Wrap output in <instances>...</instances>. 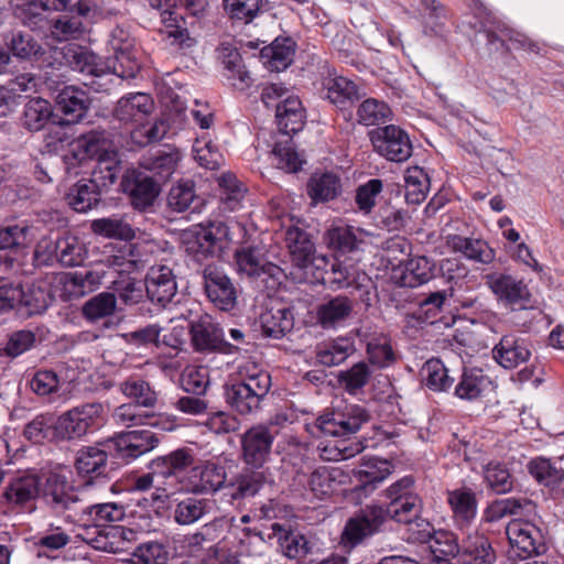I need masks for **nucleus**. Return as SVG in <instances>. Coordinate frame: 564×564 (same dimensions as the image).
<instances>
[{"instance_id":"obj_1","label":"nucleus","mask_w":564,"mask_h":564,"mask_svg":"<svg viewBox=\"0 0 564 564\" xmlns=\"http://www.w3.org/2000/svg\"><path fill=\"white\" fill-rule=\"evenodd\" d=\"M159 438L151 430H135L119 433L94 445L84 446L76 453L75 468L80 476H99L109 456L135 459L159 445Z\"/></svg>"},{"instance_id":"obj_2","label":"nucleus","mask_w":564,"mask_h":564,"mask_svg":"<svg viewBox=\"0 0 564 564\" xmlns=\"http://www.w3.org/2000/svg\"><path fill=\"white\" fill-rule=\"evenodd\" d=\"M156 468L162 470L166 479L163 490L172 495L176 490L202 494L212 487V468L208 459H203L191 448H178L154 459Z\"/></svg>"},{"instance_id":"obj_3","label":"nucleus","mask_w":564,"mask_h":564,"mask_svg":"<svg viewBox=\"0 0 564 564\" xmlns=\"http://www.w3.org/2000/svg\"><path fill=\"white\" fill-rule=\"evenodd\" d=\"M238 463L219 455L214 460V496L230 497L229 502L256 496L269 482V473L263 469L238 471Z\"/></svg>"},{"instance_id":"obj_4","label":"nucleus","mask_w":564,"mask_h":564,"mask_svg":"<svg viewBox=\"0 0 564 564\" xmlns=\"http://www.w3.org/2000/svg\"><path fill=\"white\" fill-rule=\"evenodd\" d=\"M384 505L381 506L386 523L392 520L399 524L415 525L427 521L422 517L423 498L413 475H405L393 481L383 491Z\"/></svg>"},{"instance_id":"obj_5","label":"nucleus","mask_w":564,"mask_h":564,"mask_svg":"<svg viewBox=\"0 0 564 564\" xmlns=\"http://www.w3.org/2000/svg\"><path fill=\"white\" fill-rule=\"evenodd\" d=\"M240 381L224 386L226 402L240 414H249L259 409L271 388V376L253 362L240 367Z\"/></svg>"},{"instance_id":"obj_6","label":"nucleus","mask_w":564,"mask_h":564,"mask_svg":"<svg viewBox=\"0 0 564 564\" xmlns=\"http://www.w3.org/2000/svg\"><path fill=\"white\" fill-rule=\"evenodd\" d=\"M46 8L66 12L55 19L51 28L57 41L79 39L85 33L83 19L95 21L99 17L98 7L91 0H46Z\"/></svg>"},{"instance_id":"obj_7","label":"nucleus","mask_w":564,"mask_h":564,"mask_svg":"<svg viewBox=\"0 0 564 564\" xmlns=\"http://www.w3.org/2000/svg\"><path fill=\"white\" fill-rule=\"evenodd\" d=\"M386 524L381 506L379 503L367 505L346 521L340 534V545L343 549L351 551L382 532Z\"/></svg>"},{"instance_id":"obj_8","label":"nucleus","mask_w":564,"mask_h":564,"mask_svg":"<svg viewBox=\"0 0 564 564\" xmlns=\"http://www.w3.org/2000/svg\"><path fill=\"white\" fill-rule=\"evenodd\" d=\"M368 135L375 152L387 161L403 163L412 156L413 144L410 135L399 126L377 127Z\"/></svg>"},{"instance_id":"obj_9","label":"nucleus","mask_w":564,"mask_h":564,"mask_svg":"<svg viewBox=\"0 0 564 564\" xmlns=\"http://www.w3.org/2000/svg\"><path fill=\"white\" fill-rule=\"evenodd\" d=\"M104 406L87 403L62 414L54 424V434L61 440H74L85 435L90 429L102 423Z\"/></svg>"},{"instance_id":"obj_10","label":"nucleus","mask_w":564,"mask_h":564,"mask_svg":"<svg viewBox=\"0 0 564 564\" xmlns=\"http://www.w3.org/2000/svg\"><path fill=\"white\" fill-rule=\"evenodd\" d=\"M506 533L511 554L520 560L542 555L547 551L545 530L531 521H512Z\"/></svg>"},{"instance_id":"obj_11","label":"nucleus","mask_w":564,"mask_h":564,"mask_svg":"<svg viewBox=\"0 0 564 564\" xmlns=\"http://www.w3.org/2000/svg\"><path fill=\"white\" fill-rule=\"evenodd\" d=\"M369 420L368 411L358 404H348L317 419V427L325 435L343 437L355 434Z\"/></svg>"},{"instance_id":"obj_12","label":"nucleus","mask_w":564,"mask_h":564,"mask_svg":"<svg viewBox=\"0 0 564 564\" xmlns=\"http://www.w3.org/2000/svg\"><path fill=\"white\" fill-rule=\"evenodd\" d=\"M275 435L262 424L248 429L240 437L241 458L247 466L260 469L270 459Z\"/></svg>"},{"instance_id":"obj_13","label":"nucleus","mask_w":564,"mask_h":564,"mask_svg":"<svg viewBox=\"0 0 564 564\" xmlns=\"http://www.w3.org/2000/svg\"><path fill=\"white\" fill-rule=\"evenodd\" d=\"M89 486L90 481L74 489L65 476L51 474L43 487V498L55 510L68 509L73 503L84 502L89 498Z\"/></svg>"},{"instance_id":"obj_14","label":"nucleus","mask_w":564,"mask_h":564,"mask_svg":"<svg viewBox=\"0 0 564 564\" xmlns=\"http://www.w3.org/2000/svg\"><path fill=\"white\" fill-rule=\"evenodd\" d=\"M272 530L284 556L299 564H304L307 560L313 561L312 556L318 551L315 540L299 530L286 529L279 523H274Z\"/></svg>"},{"instance_id":"obj_15","label":"nucleus","mask_w":564,"mask_h":564,"mask_svg":"<svg viewBox=\"0 0 564 564\" xmlns=\"http://www.w3.org/2000/svg\"><path fill=\"white\" fill-rule=\"evenodd\" d=\"M112 151L115 150L106 138V133L93 130L69 143V151L65 155V163L67 169L70 170L77 164H83L95 156L98 160L99 156H104V153Z\"/></svg>"},{"instance_id":"obj_16","label":"nucleus","mask_w":564,"mask_h":564,"mask_svg":"<svg viewBox=\"0 0 564 564\" xmlns=\"http://www.w3.org/2000/svg\"><path fill=\"white\" fill-rule=\"evenodd\" d=\"M393 468L392 463L387 459L376 456L362 457L360 467L352 470L356 481L352 491L359 496H369L393 473Z\"/></svg>"},{"instance_id":"obj_17","label":"nucleus","mask_w":564,"mask_h":564,"mask_svg":"<svg viewBox=\"0 0 564 564\" xmlns=\"http://www.w3.org/2000/svg\"><path fill=\"white\" fill-rule=\"evenodd\" d=\"M413 540L427 543L434 557L457 558L460 552V542L455 533L447 530H434L429 521H421L419 529L412 532Z\"/></svg>"},{"instance_id":"obj_18","label":"nucleus","mask_w":564,"mask_h":564,"mask_svg":"<svg viewBox=\"0 0 564 564\" xmlns=\"http://www.w3.org/2000/svg\"><path fill=\"white\" fill-rule=\"evenodd\" d=\"M218 59L221 75L227 85L239 91L251 87L253 79L247 70L239 51L229 43H223L218 48Z\"/></svg>"},{"instance_id":"obj_19","label":"nucleus","mask_w":564,"mask_h":564,"mask_svg":"<svg viewBox=\"0 0 564 564\" xmlns=\"http://www.w3.org/2000/svg\"><path fill=\"white\" fill-rule=\"evenodd\" d=\"M492 381L482 369L463 367L452 388V395L460 401L473 403L481 400Z\"/></svg>"},{"instance_id":"obj_20","label":"nucleus","mask_w":564,"mask_h":564,"mask_svg":"<svg viewBox=\"0 0 564 564\" xmlns=\"http://www.w3.org/2000/svg\"><path fill=\"white\" fill-rule=\"evenodd\" d=\"M531 341L518 334L503 335L492 348L494 359L505 369H514L529 361L532 351Z\"/></svg>"},{"instance_id":"obj_21","label":"nucleus","mask_w":564,"mask_h":564,"mask_svg":"<svg viewBox=\"0 0 564 564\" xmlns=\"http://www.w3.org/2000/svg\"><path fill=\"white\" fill-rule=\"evenodd\" d=\"M367 236L368 234L359 227L337 224L325 231L324 242L337 256H345L362 250L367 243Z\"/></svg>"},{"instance_id":"obj_22","label":"nucleus","mask_w":564,"mask_h":564,"mask_svg":"<svg viewBox=\"0 0 564 564\" xmlns=\"http://www.w3.org/2000/svg\"><path fill=\"white\" fill-rule=\"evenodd\" d=\"M214 180L217 183L214 197L217 198L219 212L226 214L239 210L248 193L247 185L231 171L221 172Z\"/></svg>"},{"instance_id":"obj_23","label":"nucleus","mask_w":564,"mask_h":564,"mask_svg":"<svg viewBox=\"0 0 564 564\" xmlns=\"http://www.w3.org/2000/svg\"><path fill=\"white\" fill-rule=\"evenodd\" d=\"M486 284L500 300L511 305H522L530 301V291L523 280L511 274L492 272L486 275Z\"/></svg>"},{"instance_id":"obj_24","label":"nucleus","mask_w":564,"mask_h":564,"mask_svg":"<svg viewBox=\"0 0 564 564\" xmlns=\"http://www.w3.org/2000/svg\"><path fill=\"white\" fill-rule=\"evenodd\" d=\"M446 501L452 511L455 527L459 530L468 529L477 516L478 500L476 492L468 487L447 490Z\"/></svg>"},{"instance_id":"obj_25","label":"nucleus","mask_w":564,"mask_h":564,"mask_svg":"<svg viewBox=\"0 0 564 564\" xmlns=\"http://www.w3.org/2000/svg\"><path fill=\"white\" fill-rule=\"evenodd\" d=\"M435 263L425 256L408 259L393 270L392 279L401 288H417L434 276Z\"/></svg>"},{"instance_id":"obj_26","label":"nucleus","mask_w":564,"mask_h":564,"mask_svg":"<svg viewBox=\"0 0 564 564\" xmlns=\"http://www.w3.org/2000/svg\"><path fill=\"white\" fill-rule=\"evenodd\" d=\"M477 32L484 33L490 51L508 52L511 50L508 42L517 44V47L533 51L535 45L521 34L514 33L505 24L495 21H480Z\"/></svg>"},{"instance_id":"obj_27","label":"nucleus","mask_w":564,"mask_h":564,"mask_svg":"<svg viewBox=\"0 0 564 564\" xmlns=\"http://www.w3.org/2000/svg\"><path fill=\"white\" fill-rule=\"evenodd\" d=\"M530 476L550 491H555L564 484V457L536 456L527 465Z\"/></svg>"},{"instance_id":"obj_28","label":"nucleus","mask_w":564,"mask_h":564,"mask_svg":"<svg viewBox=\"0 0 564 564\" xmlns=\"http://www.w3.org/2000/svg\"><path fill=\"white\" fill-rule=\"evenodd\" d=\"M497 552L485 533L474 532L460 542L458 564H495Z\"/></svg>"},{"instance_id":"obj_29","label":"nucleus","mask_w":564,"mask_h":564,"mask_svg":"<svg viewBox=\"0 0 564 564\" xmlns=\"http://www.w3.org/2000/svg\"><path fill=\"white\" fill-rule=\"evenodd\" d=\"M322 85L325 97L340 110L350 109L362 97L355 82L344 76L328 73Z\"/></svg>"},{"instance_id":"obj_30","label":"nucleus","mask_w":564,"mask_h":564,"mask_svg":"<svg viewBox=\"0 0 564 564\" xmlns=\"http://www.w3.org/2000/svg\"><path fill=\"white\" fill-rule=\"evenodd\" d=\"M297 50L296 41L290 35L276 36L260 51V61L271 72H282L292 65Z\"/></svg>"},{"instance_id":"obj_31","label":"nucleus","mask_w":564,"mask_h":564,"mask_svg":"<svg viewBox=\"0 0 564 564\" xmlns=\"http://www.w3.org/2000/svg\"><path fill=\"white\" fill-rule=\"evenodd\" d=\"M236 264L240 272L249 276L268 275L272 279V285L280 284L283 271L273 263H262L259 250L256 247H240L234 252Z\"/></svg>"},{"instance_id":"obj_32","label":"nucleus","mask_w":564,"mask_h":564,"mask_svg":"<svg viewBox=\"0 0 564 564\" xmlns=\"http://www.w3.org/2000/svg\"><path fill=\"white\" fill-rule=\"evenodd\" d=\"M348 480L349 475L340 467L319 466L308 476L307 485L316 498L324 499L335 494Z\"/></svg>"},{"instance_id":"obj_33","label":"nucleus","mask_w":564,"mask_h":564,"mask_svg":"<svg viewBox=\"0 0 564 564\" xmlns=\"http://www.w3.org/2000/svg\"><path fill=\"white\" fill-rule=\"evenodd\" d=\"M275 121L278 129L285 135L301 131L305 123V109L299 97L288 95L275 105Z\"/></svg>"},{"instance_id":"obj_34","label":"nucleus","mask_w":564,"mask_h":564,"mask_svg":"<svg viewBox=\"0 0 564 564\" xmlns=\"http://www.w3.org/2000/svg\"><path fill=\"white\" fill-rule=\"evenodd\" d=\"M306 192L314 205L335 200L343 193L341 178L333 171L315 172L307 181Z\"/></svg>"},{"instance_id":"obj_35","label":"nucleus","mask_w":564,"mask_h":564,"mask_svg":"<svg viewBox=\"0 0 564 564\" xmlns=\"http://www.w3.org/2000/svg\"><path fill=\"white\" fill-rule=\"evenodd\" d=\"M285 242L295 267L308 270L315 265V245L308 232L299 227H290L285 232Z\"/></svg>"},{"instance_id":"obj_36","label":"nucleus","mask_w":564,"mask_h":564,"mask_svg":"<svg viewBox=\"0 0 564 564\" xmlns=\"http://www.w3.org/2000/svg\"><path fill=\"white\" fill-rule=\"evenodd\" d=\"M446 242L453 251L462 253L470 261L490 264L496 259V250L490 247L488 241L481 238L448 235Z\"/></svg>"},{"instance_id":"obj_37","label":"nucleus","mask_w":564,"mask_h":564,"mask_svg":"<svg viewBox=\"0 0 564 564\" xmlns=\"http://www.w3.org/2000/svg\"><path fill=\"white\" fill-rule=\"evenodd\" d=\"M124 192L132 197L133 204L138 208H144L153 203L159 194V186L151 176L142 172L128 171L122 180Z\"/></svg>"},{"instance_id":"obj_38","label":"nucleus","mask_w":564,"mask_h":564,"mask_svg":"<svg viewBox=\"0 0 564 564\" xmlns=\"http://www.w3.org/2000/svg\"><path fill=\"white\" fill-rule=\"evenodd\" d=\"M152 98L143 93L130 94L120 98L115 109V117L123 123L140 124L153 110Z\"/></svg>"},{"instance_id":"obj_39","label":"nucleus","mask_w":564,"mask_h":564,"mask_svg":"<svg viewBox=\"0 0 564 564\" xmlns=\"http://www.w3.org/2000/svg\"><path fill=\"white\" fill-rule=\"evenodd\" d=\"M352 310L354 304L348 296L337 295L316 307L315 318L323 329H333L344 323Z\"/></svg>"},{"instance_id":"obj_40","label":"nucleus","mask_w":564,"mask_h":564,"mask_svg":"<svg viewBox=\"0 0 564 564\" xmlns=\"http://www.w3.org/2000/svg\"><path fill=\"white\" fill-rule=\"evenodd\" d=\"M145 290L152 302L165 304L176 293V282L167 267L151 268L145 279Z\"/></svg>"},{"instance_id":"obj_41","label":"nucleus","mask_w":564,"mask_h":564,"mask_svg":"<svg viewBox=\"0 0 564 564\" xmlns=\"http://www.w3.org/2000/svg\"><path fill=\"white\" fill-rule=\"evenodd\" d=\"M356 351L355 340L351 337L339 336L335 339L316 346V361L325 367L343 364Z\"/></svg>"},{"instance_id":"obj_42","label":"nucleus","mask_w":564,"mask_h":564,"mask_svg":"<svg viewBox=\"0 0 564 564\" xmlns=\"http://www.w3.org/2000/svg\"><path fill=\"white\" fill-rule=\"evenodd\" d=\"M420 375L425 387L436 393L451 392L455 382V378L449 375V369L436 357L423 364Z\"/></svg>"},{"instance_id":"obj_43","label":"nucleus","mask_w":564,"mask_h":564,"mask_svg":"<svg viewBox=\"0 0 564 564\" xmlns=\"http://www.w3.org/2000/svg\"><path fill=\"white\" fill-rule=\"evenodd\" d=\"M535 503L527 497H509L492 502L486 510L487 521H497L506 516H529L535 511Z\"/></svg>"},{"instance_id":"obj_44","label":"nucleus","mask_w":564,"mask_h":564,"mask_svg":"<svg viewBox=\"0 0 564 564\" xmlns=\"http://www.w3.org/2000/svg\"><path fill=\"white\" fill-rule=\"evenodd\" d=\"M260 323L265 336L279 339L293 329L294 316L290 307H272L260 315Z\"/></svg>"},{"instance_id":"obj_45","label":"nucleus","mask_w":564,"mask_h":564,"mask_svg":"<svg viewBox=\"0 0 564 564\" xmlns=\"http://www.w3.org/2000/svg\"><path fill=\"white\" fill-rule=\"evenodd\" d=\"M40 491V481L35 475L15 477L7 486L2 497L13 506H22L35 499Z\"/></svg>"},{"instance_id":"obj_46","label":"nucleus","mask_w":564,"mask_h":564,"mask_svg":"<svg viewBox=\"0 0 564 564\" xmlns=\"http://www.w3.org/2000/svg\"><path fill=\"white\" fill-rule=\"evenodd\" d=\"M445 299L446 291L430 293L412 313L406 315L408 324L420 327L424 324H434L437 321V315L442 310Z\"/></svg>"},{"instance_id":"obj_47","label":"nucleus","mask_w":564,"mask_h":564,"mask_svg":"<svg viewBox=\"0 0 564 564\" xmlns=\"http://www.w3.org/2000/svg\"><path fill=\"white\" fill-rule=\"evenodd\" d=\"M405 200L408 204L419 205L425 200L431 180L427 172L417 165L410 166L404 173Z\"/></svg>"},{"instance_id":"obj_48","label":"nucleus","mask_w":564,"mask_h":564,"mask_svg":"<svg viewBox=\"0 0 564 564\" xmlns=\"http://www.w3.org/2000/svg\"><path fill=\"white\" fill-rule=\"evenodd\" d=\"M367 447L361 441L352 438H339L321 443L318 446L319 457L327 462H339L349 459L361 453Z\"/></svg>"},{"instance_id":"obj_49","label":"nucleus","mask_w":564,"mask_h":564,"mask_svg":"<svg viewBox=\"0 0 564 564\" xmlns=\"http://www.w3.org/2000/svg\"><path fill=\"white\" fill-rule=\"evenodd\" d=\"M58 109L73 121L82 119L88 108L86 93L74 86L64 87L56 97Z\"/></svg>"},{"instance_id":"obj_50","label":"nucleus","mask_w":564,"mask_h":564,"mask_svg":"<svg viewBox=\"0 0 564 564\" xmlns=\"http://www.w3.org/2000/svg\"><path fill=\"white\" fill-rule=\"evenodd\" d=\"M372 370L366 361H359L346 370L339 371L337 381L339 386L350 395L362 393L364 388L369 383Z\"/></svg>"},{"instance_id":"obj_51","label":"nucleus","mask_w":564,"mask_h":564,"mask_svg":"<svg viewBox=\"0 0 564 564\" xmlns=\"http://www.w3.org/2000/svg\"><path fill=\"white\" fill-rule=\"evenodd\" d=\"M53 115L51 104L41 97L30 99L23 108L22 124L35 132L45 128Z\"/></svg>"},{"instance_id":"obj_52","label":"nucleus","mask_w":564,"mask_h":564,"mask_svg":"<svg viewBox=\"0 0 564 564\" xmlns=\"http://www.w3.org/2000/svg\"><path fill=\"white\" fill-rule=\"evenodd\" d=\"M226 17L234 23L249 24L262 12L263 0H223Z\"/></svg>"},{"instance_id":"obj_53","label":"nucleus","mask_w":564,"mask_h":564,"mask_svg":"<svg viewBox=\"0 0 564 564\" xmlns=\"http://www.w3.org/2000/svg\"><path fill=\"white\" fill-rule=\"evenodd\" d=\"M65 198L74 210L86 213L98 204L99 192L94 183L80 181L69 188Z\"/></svg>"},{"instance_id":"obj_54","label":"nucleus","mask_w":564,"mask_h":564,"mask_svg":"<svg viewBox=\"0 0 564 564\" xmlns=\"http://www.w3.org/2000/svg\"><path fill=\"white\" fill-rule=\"evenodd\" d=\"M121 170L118 152L116 150L106 152L104 156H99L93 171V180L89 182L97 185V189L99 187H108L117 181Z\"/></svg>"},{"instance_id":"obj_55","label":"nucleus","mask_w":564,"mask_h":564,"mask_svg":"<svg viewBox=\"0 0 564 564\" xmlns=\"http://www.w3.org/2000/svg\"><path fill=\"white\" fill-rule=\"evenodd\" d=\"M67 64L77 72L94 76L102 75L106 69L98 63V57L82 46H67L64 48Z\"/></svg>"},{"instance_id":"obj_56","label":"nucleus","mask_w":564,"mask_h":564,"mask_svg":"<svg viewBox=\"0 0 564 564\" xmlns=\"http://www.w3.org/2000/svg\"><path fill=\"white\" fill-rule=\"evenodd\" d=\"M35 237V228L24 223L0 228V250L25 249Z\"/></svg>"},{"instance_id":"obj_57","label":"nucleus","mask_w":564,"mask_h":564,"mask_svg":"<svg viewBox=\"0 0 564 564\" xmlns=\"http://www.w3.org/2000/svg\"><path fill=\"white\" fill-rule=\"evenodd\" d=\"M104 275L105 272L97 269L68 273L64 278L65 289L73 296H83L98 288Z\"/></svg>"},{"instance_id":"obj_58","label":"nucleus","mask_w":564,"mask_h":564,"mask_svg":"<svg viewBox=\"0 0 564 564\" xmlns=\"http://www.w3.org/2000/svg\"><path fill=\"white\" fill-rule=\"evenodd\" d=\"M484 480L491 491L497 495L510 492L514 485V478L506 464L490 462L484 468Z\"/></svg>"},{"instance_id":"obj_59","label":"nucleus","mask_w":564,"mask_h":564,"mask_svg":"<svg viewBox=\"0 0 564 564\" xmlns=\"http://www.w3.org/2000/svg\"><path fill=\"white\" fill-rule=\"evenodd\" d=\"M90 227L95 234L107 238L131 240L135 236L132 226L119 216L95 219Z\"/></svg>"},{"instance_id":"obj_60","label":"nucleus","mask_w":564,"mask_h":564,"mask_svg":"<svg viewBox=\"0 0 564 564\" xmlns=\"http://www.w3.org/2000/svg\"><path fill=\"white\" fill-rule=\"evenodd\" d=\"M392 110L390 106L376 98L365 99L357 109V120L362 126H379L390 120Z\"/></svg>"},{"instance_id":"obj_61","label":"nucleus","mask_w":564,"mask_h":564,"mask_svg":"<svg viewBox=\"0 0 564 564\" xmlns=\"http://www.w3.org/2000/svg\"><path fill=\"white\" fill-rule=\"evenodd\" d=\"M82 508V512L87 514L96 527H105L108 523L120 521L124 517V510L121 506L112 502H90Z\"/></svg>"},{"instance_id":"obj_62","label":"nucleus","mask_w":564,"mask_h":564,"mask_svg":"<svg viewBox=\"0 0 564 564\" xmlns=\"http://www.w3.org/2000/svg\"><path fill=\"white\" fill-rule=\"evenodd\" d=\"M366 352L370 364L380 369L389 367L395 360L390 339L384 335L370 337Z\"/></svg>"},{"instance_id":"obj_63","label":"nucleus","mask_w":564,"mask_h":564,"mask_svg":"<svg viewBox=\"0 0 564 564\" xmlns=\"http://www.w3.org/2000/svg\"><path fill=\"white\" fill-rule=\"evenodd\" d=\"M120 391L141 406L153 408L158 402V393L147 381L139 378H129L120 383Z\"/></svg>"},{"instance_id":"obj_64","label":"nucleus","mask_w":564,"mask_h":564,"mask_svg":"<svg viewBox=\"0 0 564 564\" xmlns=\"http://www.w3.org/2000/svg\"><path fill=\"white\" fill-rule=\"evenodd\" d=\"M86 254V247L78 237L66 234L59 238L57 261H59L63 265H79L85 260Z\"/></svg>"}]
</instances>
